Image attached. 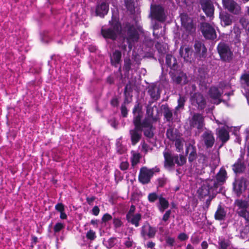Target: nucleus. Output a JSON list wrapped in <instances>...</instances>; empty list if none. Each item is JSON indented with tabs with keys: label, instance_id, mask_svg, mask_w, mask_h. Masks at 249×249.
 <instances>
[{
	"label": "nucleus",
	"instance_id": "f257e3e1",
	"mask_svg": "<svg viewBox=\"0 0 249 249\" xmlns=\"http://www.w3.org/2000/svg\"><path fill=\"white\" fill-rule=\"evenodd\" d=\"M109 27L102 28L101 34L103 36L107 39H111L114 41L121 33L120 40L122 42L118 46L124 53L125 52H130L133 45L137 42L139 36L134 26L127 23L121 30V25L119 21H109Z\"/></svg>",
	"mask_w": 249,
	"mask_h": 249
},
{
	"label": "nucleus",
	"instance_id": "f03ea898",
	"mask_svg": "<svg viewBox=\"0 0 249 249\" xmlns=\"http://www.w3.org/2000/svg\"><path fill=\"white\" fill-rule=\"evenodd\" d=\"M133 123L135 127L129 130V135L132 145H136L140 141L142 131H143L145 136L150 138L153 136V131L148 128V124L146 120L142 124L141 123V116L140 115L134 116Z\"/></svg>",
	"mask_w": 249,
	"mask_h": 249
},
{
	"label": "nucleus",
	"instance_id": "7ed1b4c3",
	"mask_svg": "<svg viewBox=\"0 0 249 249\" xmlns=\"http://www.w3.org/2000/svg\"><path fill=\"white\" fill-rule=\"evenodd\" d=\"M184 103V98L179 96L178 100V106L173 111L167 105L162 106L163 116L166 122H172L173 120L175 121L178 119L179 114L178 110L183 108Z\"/></svg>",
	"mask_w": 249,
	"mask_h": 249
},
{
	"label": "nucleus",
	"instance_id": "20e7f679",
	"mask_svg": "<svg viewBox=\"0 0 249 249\" xmlns=\"http://www.w3.org/2000/svg\"><path fill=\"white\" fill-rule=\"evenodd\" d=\"M148 201L151 203H156V206L160 212L162 213L169 207L168 200L161 194L157 192L149 193L147 196Z\"/></svg>",
	"mask_w": 249,
	"mask_h": 249
},
{
	"label": "nucleus",
	"instance_id": "39448f33",
	"mask_svg": "<svg viewBox=\"0 0 249 249\" xmlns=\"http://www.w3.org/2000/svg\"><path fill=\"white\" fill-rule=\"evenodd\" d=\"M154 107L151 106H147L146 108V115L147 116L143 120H142V115L141 112V108H140L139 105L138 104L136 105L133 109L134 116L140 115L141 116V123H142L146 120L148 123L147 127L149 129L153 131L154 128L153 127V124L157 121V117L154 116Z\"/></svg>",
	"mask_w": 249,
	"mask_h": 249
},
{
	"label": "nucleus",
	"instance_id": "423d86ee",
	"mask_svg": "<svg viewBox=\"0 0 249 249\" xmlns=\"http://www.w3.org/2000/svg\"><path fill=\"white\" fill-rule=\"evenodd\" d=\"M215 182L213 180H208L205 184H204L198 189V192L201 197L209 196V197L213 198L217 193H220V190L216 189L214 186Z\"/></svg>",
	"mask_w": 249,
	"mask_h": 249
},
{
	"label": "nucleus",
	"instance_id": "0eeeda50",
	"mask_svg": "<svg viewBox=\"0 0 249 249\" xmlns=\"http://www.w3.org/2000/svg\"><path fill=\"white\" fill-rule=\"evenodd\" d=\"M217 52L220 59L225 62H230L233 58V52L230 46L224 42H220L217 46Z\"/></svg>",
	"mask_w": 249,
	"mask_h": 249
},
{
	"label": "nucleus",
	"instance_id": "6e6552de",
	"mask_svg": "<svg viewBox=\"0 0 249 249\" xmlns=\"http://www.w3.org/2000/svg\"><path fill=\"white\" fill-rule=\"evenodd\" d=\"M151 17L158 22H163L167 18V12L164 7L159 4L151 5Z\"/></svg>",
	"mask_w": 249,
	"mask_h": 249
},
{
	"label": "nucleus",
	"instance_id": "1a4fd4ad",
	"mask_svg": "<svg viewBox=\"0 0 249 249\" xmlns=\"http://www.w3.org/2000/svg\"><path fill=\"white\" fill-rule=\"evenodd\" d=\"M160 169L155 167L151 169H148L145 167H142L140 171L139 180L143 184H147L150 181L151 178L155 172H159Z\"/></svg>",
	"mask_w": 249,
	"mask_h": 249
},
{
	"label": "nucleus",
	"instance_id": "9d476101",
	"mask_svg": "<svg viewBox=\"0 0 249 249\" xmlns=\"http://www.w3.org/2000/svg\"><path fill=\"white\" fill-rule=\"evenodd\" d=\"M214 26L213 23L210 24L203 22L201 24V31L205 38L213 40L216 38V34Z\"/></svg>",
	"mask_w": 249,
	"mask_h": 249
},
{
	"label": "nucleus",
	"instance_id": "9b49d317",
	"mask_svg": "<svg viewBox=\"0 0 249 249\" xmlns=\"http://www.w3.org/2000/svg\"><path fill=\"white\" fill-rule=\"evenodd\" d=\"M182 25L184 27L189 34H191L196 31V22L188 17L186 14L180 15Z\"/></svg>",
	"mask_w": 249,
	"mask_h": 249
},
{
	"label": "nucleus",
	"instance_id": "f8f14e48",
	"mask_svg": "<svg viewBox=\"0 0 249 249\" xmlns=\"http://www.w3.org/2000/svg\"><path fill=\"white\" fill-rule=\"evenodd\" d=\"M137 63H135L129 58H125L124 59V64L123 67V71L124 73V76L128 79L131 77L132 72L135 71L137 69Z\"/></svg>",
	"mask_w": 249,
	"mask_h": 249
},
{
	"label": "nucleus",
	"instance_id": "ddd939ff",
	"mask_svg": "<svg viewBox=\"0 0 249 249\" xmlns=\"http://www.w3.org/2000/svg\"><path fill=\"white\" fill-rule=\"evenodd\" d=\"M190 125L192 128H196L201 130L204 126L203 116L200 113H195L190 120Z\"/></svg>",
	"mask_w": 249,
	"mask_h": 249
},
{
	"label": "nucleus",
	"instance_id": "4468645a",
	"mask_svg": "<svg viewBox=\"0 0 249 249\" xmlns=\"http://www.w3.org/2000/svg\"><path fill=\"white\" fill-rule=\"evenodd\" d=\"M156 232V228L151 226L148 223L145 224L141 228V234L145 240L154 238Z\"/></svg>",
	"mask_w": 249,
	"mask_h": 249
},
{
	"label": "nucleus",
	"instance_id": "2eb2a0df",
	"mask_svg": "<svg viewBox=\"0 0 249 249\" xmlns=\"http://www.w3.org/2000/svg\"><path fill=\"white\" fill-rule=\"evenodd\" d=\"M154 43V40L149 36H145L143 40V42L142 45L140 47L141 48L140 53L142 52L145 54L152 53Z\"/></svg>",
	"mask_w": 249,
	"mask_h": 249
},
{
	"label": "nucleus",
	"instance_id": "dca6fc26",
	"mask_svg": "<svg viewBox=\"0 0 249 249\" xmlns=\"http://www.w3.org/2000/svg\"><path fill=\"white\" fill-rule=\"evenodd\" d=\"M164 158V167L165 168L170 169L175 165V155L172 154L169 149L166 148L163 152Z\"/></svg>",
	"mask_w": 249,
	"mask_h": 249
},
{
	"label": "nucleus",
	"instance_id": "f3484780",
	"mask_svg": "<svg viewBox=\"0 0 249 249\" xmlns=\"http://www.w3.org/2000/svg\"><path fill=\"white\" fill-rule=\"evenodd\" d=\"M246 169V164L244 161V153L241 151L239 158L232 165V170L236 174L243 173Z\"/></svg>",
	"mask_w": 249,
	"mask_h": 249
},
{
	"label": "nucleus",
	"instance_id": "a211bd4d",
	"mask_svg": "<svg viewBox=\"0 0 249 249\" xmlns=\"http://www.w3.org/2000/svg\"><path fill=\"white\" fill-rule=\"evenodd\" d=\"M200 4L206 16L210 17V19H211L213 18L214 13V7L211 0H201Z\"/></svg>",
	"mask_w": 249,
	"mask_h": 249
},
{
	"label": "nucleus",
	"instance_id": "6ab92c4d",
	"mask_svg": "<svg viewBox=\"0 0 249 249\" xmlns=\"http://www.w3.org/2000/svg\"><path fill=\"white\" fill-rule=\"evenodd\" d=\"M227 173L225 169H221L219 172L215 176V179H209L210 180H213L215 182L214 186L216 189L220 190V193L222 190V185L226 180L227 178Z\"/></svg>",
	"mask_w": 249,
	"mask_h": 249
},
{
	"label": "nucleus",
	"instance_id": "aec40b11",
	"mask_svg": "<svg viewBox=\"0 0 249 249\" xmlns=\"http://www.w3.org/2000/svg\"><path fill=\"white\" fill-rule=\"evenodd\" d=\"M224 7L230 12L237 15L240 12V6L233 0H222Z\"/></svg>",
	"mask_w": 249,
	"mask_h": 249
},
{
	"label": "nucleus",
	"instance_id": "412c9836",
	"mask_svg": "<svg viewBox=\"0 0 249 249\" xmlns=\"http://www.w3.org/2000/svg\"><path fill=\"white\" fill-rule=\"evenodd\" d=\"M201 139L207 148H211L213 145L215 140L212 131L209 130L205 131L202 135Z\"/></svg>",
	"mask_w": 249,
	"mask_h": 249
},
{
	"label": "nucleus",
	"instance_id": "4be33fe9",
	"mask_svg": "<svg viewBox=\"0 0 249 249\" xmlns=\"http://www.w3.org/2000/svg\"><path fill=\"white\" fill-rule=\"evenodd\" d=\"M109 10V4L104 1H100L97 3L95 8V14L97 16L104 18Z\"/></svg>",
	"mask_w": 249,
	"mask_h": 249
},
{
	"label": "nucleus",
	"instance_id": "5701e85b",
	"mask_svg": "<svg viewBox=\"0 0 249 249\" xmlns=\"http://www.w3.org/2000/svg\"><path fill=\"white\" fill-rule=\"evenodd\" d=\"M192 103L197 105L199 109H203L206 106V101L203 95L198 93H195L191 98Z\"/></svg>",
	"mask_w": 249,
	"mask_h": 249
},
{
	"label": "nucleus",
	"instance_id": "b1692460",
	"mask_svg": "<svg viewBox=\"0 0 249 249\" xmlns=\"http://www.w3.org/2000/svg\"><path fill=\"white\" fill-rule=\"evenodd\" d=\"M178 69L176 71H169L172 76L173 80L178 84H185L187 81V77L183 72H178Z\"/></svg>",
	"mask_w": 249,
	"mask_h": 249
},
{
	"label": "nucleus",
	"instance_id": "393cba45",
	"mask_svg": "<svg viewBox=\"0 0 249 249\" xmlns=\"http://www.w3.org/2000/svg\"><path fill=\"white\" fill-rule=\"evenodd\" d=\"M195 54L200 58H205L207 53V48L203 43L200 41H196L194 45Z\"/></svg>",
	"mask_w": 249,
	"mask_h": 249
},
{
	"label": "nucleus",
	"instance_id": "a878e982",
	"mask_svg": "<svg viewBox=\"0 0 249 249\" xmlns=\"http://www.w3.org/2000/svg\"><path fill=\"white\" fill-rule=\"evenodd\" d=\"M193 50L189 46H181L179 49V54L186 62H191L192 60Z\"/></svg>",
	"mask_w": 249,
	"mask_h": 249
},
{
	"label": "nucleus",
	"instance_id": "bb28decb",
	"mask_svg": "<svg viewBox=\"0 0 249 249\" xmlns=\"http://www.w3.org/2000/svg\"><path fill=\"white\" fill-rule=\"evenodd\" d=\"M229 128L228 126H224L216 129L217 135L223 143L227 142L230 138Z\"/></svg>",
	"mask_w": 249,
	"mask_h": 249
},
{
	"label": "nucleus",
	"instance_id": "cd10ccee",
	"mask_svg": "<svg viewBox=\"0 0 249 249\" xmlns=\"http://www.w3.org/2000/svg\"><path fill=\"white\" fill-rule=\"evenodd\" d=\"M223 91L215 87H212L209 90V94L210 97L214 100V103L219 104L221 102L220 97Z\"/></svg>",
	"mask_w": 249,
	"mask_h": 249
},
{
	"label": "nucleus",
	"instance_id": "c85d7f7f",
	"mask_svg": "<svg viewBox=\"0 0 249 249\" xmlns=\"http://www.w3.org/2000/svg\"><path fill=\"white\" fill-rule=\"evenodd\" d=\"M165 62L167 68H170V69L169 71H176L178 68L176 59L171 54H166Z\"/></svg>",
	"mask_w": 249,
	"mask_h": 249
},
{
	"label": "nucleus",
	"instance_id": "c756f323",
	"mask_svg": "<svg viewBox=\"0 0 249 249\" xmlns=\"http://www.w3.org/2000/svg\"><path fill=\"white\" fill-rule=\"evenodd\" d=\"M152 27L153 30V35L155 38H159L163 36L165 30L164 29H162L160 23L154 21L153 23Z\"/></svg>",
	"mask_w": 249,
	"mask_h": 249
},
{
	"label": "nucleus",
	"instance_id": "7c9ffc66",
	"mask_svg": "<svg viewBox=\"0 0 249 249\" xmlns=\"http://www.w3.org/2000/svg\"><path fill=\"white\" fill-rule=\"evenodd\" d=\"M148 93L151 98L155 101L158 100L160 97L159 88L154 84L151 85L148 87Z\"/></svg>",
	"mask_w": 249,
	"mask_h": 249
},
{
	"label": "nucleus",
	"instance_id": "2f4dec72",
	"mask_svg": "<svg viewBox=\"0 0 249 249\" xmlns=\"http://www.w3.org/2000/svg\"><path fill=\"white\" fill-rule=\"evenodd\" d=\"M122 58V53L119 50H115L110 56L111 64L117 67L120 64Z\"/></svg>",
	"mask_w": 249,
	"mask_h": 249
},
{
	"label": "nucleus",
	"instance_id": "473e14b6",
	"mask_svg": "<svg viewBox=\"0 0 249 249\" xmlns=\"http://www.w3.org/2000/svg\"><path fill=\"white\" fill-rule=\"evenodd\" d=\"M218 245V249H234L230 246V241L223 237L219 238Z\"/></svg>",
	"mask_w": 249,
	"mask_h": 249
},
{
	"label": "nucleus",
	"instance_id": "72a5a7b5",
	"mask_svg": "<svg viewBox=\"0 0 249 249\" xmlns=\"http://www.w3.org/2000/svg\"><path fill=\"white\" fill-rule=\"evenodd\" d=\"M142 219V215L140 213H137L131 216L129 218L126 219L128 222H130L132 225H134L136 227L139 226V222Z\"/></svg>",
	"mask_w": 249,
	"mask_h": 249
},
{
	"label": "nucleus",
	"instance_id": "f704fd0d",
	"mask_svg": "<svg viewBox=\"0 0 249 249\" xmlns=\"http://www.w3.org/2000/svg\"><path fill=\"white\" fill-rule=\"evenodd\" d=\"M220 18L221 25L223 26H229L232 23L231 16L227 13L220 14Z\"/></svg>",
	"mask_w": 249,
	"mask_h": 249
},
{
	"label": "nucleus",
	"instance_id": "c9c22d12",
	"mask_svg": "<svg viewBox=\"0 0 249 249\" xmlns=\"http://www.w3.org/2000/svg\"><path fill=\"white\" fill-rule=\"evenodd\" d=\"M166 136L170 141H174L178 137V131L174 128L170 127L167 129L166 133Z\"/></svg>",
	"mask_w": 249,
	"mask_h": 249
},
{
	"label": "nucleus",
	"instance_id": "e433bc0d",
	"mask_svg": "<svg viewBox=\"0 0 249 249\" xmlns=\"http://www.w3.org/2000/svg\"><path fill=\"white\" fill-rule=\"evenodd\" d=\"M226 215V212L225 211L224 208L219 206L215 213V219L218 220H224Z\"/></svg>",
	"mask_w": 249,
	"mask_h": 249
},
{
	"label": "nucleus",
	"instance_id": "4c0bfd02",
	"mask_svg": "<svg viewBox=\"0 0 249 249\" xmlns=\"http://www.w3.org/2000/svg\"><path fill=\"white\" fill-rule=\"evenodd\" d=\"M235 204L238 207L237 210H245L249 207L248 203L246 200L238 199L236 200Z\"/></svg>",
	"mask_w": 249,
	"mask_h": 249
},
{
	"label": "nucleus",
	"instance_id": "58836bf2",
	"mask_svg": "<svg viewBox=\"0 0 249 249\" xmlns=\"http://www.w3.org/2000/svg\"><path fill=\"white\" fill-rule=\"evenodd\" d=\"M132 156L131 158V161L132 166L134 167L139 162L141 155L139 153L135 151H132Z\"/></svg>",
	"mask_w": 249,
	"mask_h": 249
},
{
	"label": "nucleus",
	"instance_id": "ea45409f",
	"mask_svg": "<svg viewBox=\"0 0 249 249\" xmlns=\"http://www.w3.org/2000/svg\"><path fill=\"white\" fill-rule=\"evenodd\" d=\"M126 8L130 12L132 13L135 10V0H124Z\"/></svg>",
	"mask_w": 249,
	"mask_h": 249
},
{
	"label": "nucleus",
	"instance_id": "a19ab883",
	"mask_svg": "<svg viewBox=\"0 0 249 249\" xmlns=\"http://www.w3.org/2000/svg\"><path fill=\"white\" fill-rule=\"evenodd\" d=\"M237 213L240 217L244 218L247 221L249 222V212L247 209L245 210H237Z\"/></svg>",
	"mask_w": 249,
	"mask_h": 249
},
{
	"label": "nucleus",
	"instance_id": "79ce46f5",
	"mask_svg": "<svg viewBox=\"0 0 249 249\" xmlns=\"http://www.w3.org/2000/svg\"><path fill=\"white\" fill-rule=\"evenodd\" d=\"M60 57L58 55H53L51 56L52 60L51 61H48V65H52L53 63L54 65L55 66V68L57 69L60 67L59 65L58 64L57 61L60 60Z\"/></svg>",
	"mask_w": 249,
	"mask_h": 249
},
{
	"label": "nucleus",
	"instance_id": "37998d69",
	"mask_svg": "<svg viewBox=\"0 0 249 249\" xmlns=\"http://www.w3.org/2000/svg\"><path fill=\"white\" fill-rule=\"evenodd\" d=\"M174 141H175V145L178 152H180L183 149V142L178 137Z\"/></svg>",
	"mask_w": 249,
	"mask_h": 249
},
{
	"label": "nucleus",
	"instance_id": "c03bdc74",
	"mask_svg": "<svg viewBox=\"0 0 249 249\" xmlns=\"http://www.w3.org/2000/svg\"><path fill=\"white\" fill-rule=\"evenodd\" d=\"M233 31L234 34H235V43H239L240 42V30L239 28L234 26L233 29Z\"/></svg>",
	"mask_w": 249,
	"mask_h": 249
},
{
	"label": "nucleus",
	"instance_id": "a18cd8bd",
	"mask_svg": "<svg viewBox=\"0 0 249 249\" xmlns=\"http://www.w3.org/2000/svg\"><path fill=\"white\" fill-rule=\"evenodd\" d=\"M127 89V86L125 87L124 91V102L123 104H128L130 103L132 101V95H130V93L127 92L126 91Z\"/></svg>",
	"mask_w": 249,
	"mask_h": 249
},
{
	"label": "nucleus",
	"instance_id": "49530a36",
	"mask_svg": "<svg viewBox=\"0 0 249 249\" xmlns=\"http://www.w3.org/2000/svg\"><path fill=\"white\" fill-rule=\"evenodd\" d=\"M65 227V225L64 224L57 222L56 223L53 227V231L55 233L59 232L61 230L64 229Z\"/></svg>",
	"mask_w": 249,
	"mask_h": 249
},
{
	"label": "nucleus",
	"instance_id": "de8ad7c7",
	"mask_svg": "<svg viewBox=\"0 0 249 249\" xmlns=\"http://www.w3.org/2000/svg\"><path fill=\"white\" fill-rule=\"evenodd\" d=\"M156 48L158 50L159 53L163 54L166 53V45H161L159 43H157L155 45Z\"/></svg>",
	"mask_w": 249,
	"mask_h": 249
},
{
	"label": "nucleus",
	"instance_id": "09e8293b",
	"mask_svg": "<svg viewBox=\"0 0 249 249\" xmlns=\"http://www.w3.org/2000/svg\"><path fill=\"white\" fill-rule=\"evenodd\" d=\"M165 243L166 246L172 247L174 246L175 243V238L170 236H167L165 238Z\"/></svg>",
	"mask_w": 249,
	"mask_h": 249
},
{
	"label": "nucleus",
	"instance_id": "8fccbe9b",
	"mask_svg": "<svg viewBox=\"0 0 249 249\" xmlns=\"http://www.w3.org/2000/svg\"><path fill=\"white\" fill-rule=\"evenodd\" d=\"M185 162V159L182 156L179 157L178 155H175V163L178 165H182Z\"/></svg>",
	"mask_w": 249,
	"mask_h": 249
},
{
	"label": "nucleus",
	"instance_id": "3c124183",
	"mask_svg": "<svg viewBox=\"0 0 249 249\" xmlns=\"http://www.w3.org/2000/svg\"><path fill=\"white\" fill-rule=\"evenodd\" d=\"M71 62H70V63H72V64L73 65L74 69L79 67L80 61L78 56H73L71 58Z\"/></svg>",
	"mask_w": 249,
	"mask_h": 249
},
{
	"label": "nucleus",
	"instance_id": "603ef678",
	"mask_svg": "<svg viewBox=\"0 0 249 249\" xmlns=\"http://www.w3.org/2000/svg\"><path fill=\"white\" fill-rule=\"evenodd\" d=\"M86 237L90 240H94L96 237L95 232L92 230H89L86 234Z\"/></svg>",
	"mask_w": 249,
	"mask_h": 249
},
{
	"label": "nucleus",
	"instance_id": "864d4df0",
	"mask_svg": "<svg viewBox=\"0 0 249 249\" xmlns=\"http://www.w3.org/2000/svg\"><path fill=\"white\" fill-rule=\"evenodd\" d=\"M124 244L127 248H131L133 246L134 243L132 239L128 237L127 238L125 239L124 242Z\"/></svg>",
	"mask_w": 249,
	"mask_h": 249
},
{
	"label": "nucleus",
	"instance_id": "5fc2aeb1",
	"mask_svg": "<svg viewBox=\"0 0 249 249\" xmlns=\"http://www.w3.org/2000/svg\"><path fill=\"white\" fill-rule=\"evenodd\" d=\"M113 224L116 228L121 227L123 225V222L119 218H114L113 219Z\"/></svg>",
	"mask_w": 249,
	"mask_h": 249
},
{
	"label": "nucleus",
	"instance_id": "6e6d98bb",
	"mask_svg": "<svg viewBox=\"0 0 249 249\" xmlns=\"http://www.w3.org/2000/svg\"><path fill=\"white\" fill-rule=\"evenodd\" d=\"M201 239L197 234H194L191 238V241L193 244H197L200 241Z\"/></svg>",
	"mask_w": 249,
	"mask_h": 249
},
{
	"label": "nucleus",
	"instance_id": "4d7b16f0",
	"mask_svg": "<svg viewBox=\"0 0 249 249\" xmlns=\"http://www.w3.org/2000/svg\"><path fill=\"white\" fill-rule=\"evenodd\" d=\"M55 210L59 213L65 211V206L62 203H58L55 206Z\"/></svg>",
	"mask_w": 249,
	"mask_h": 249
},
{
	"label": "nucleus",
	"instance_id": "13d9d810",
	"mask_svg": "<svg viewBox=\"0 0 249 249\" xmlns=\"http://www.w3.org/2000/svg\"><path fill=\"white\" fill-rule=\"evenodd\" d=\"M126 104H122L121 107V114L124 117H126L127 115L128 110L125 106Z\"/></svg>",
	"mask_w": 249,
	"mask_h": 249
},
{
	"label": "nucleus",
	"instance_id": "bf43d9fd",
	"mask_svg": "<svg viewBox=\"0 0 249 249\" xmlns=\"http://www.w3.org/2000/svg\"><path fill=\"white\" fill-rule=\"evenodd\" d=\"M135 206L133 205H132L130 207L128 212L126 214V219L129 218V216L134 214V213L135 211Z\"/></svg>",
	"mask_w": 249,
	"mask_h": 249
},
{
	"label": "nucleus",
	"instance_id": "052dcab7",
	"mask_svg": "<svg viewBox=\"0 0 249 249\" xmlns=\"http://www.w3.org/2000/svg\"><path fill=\"white\" fill-rule=\"evenodd\" d=\"M171 214V210H167L162 216V220L164 222L167 221L170 217Z\"/></svg>",
	"mask_w": 249,
	"mask_h": 249
},
{
	"label": "nucleus",
	"instance_id": "680f3d73",
	"mask_svg": "<svg viewBox=\"0 0 249 249\" xmlns=\"http://www.w3.org/2000/svg\"><path fill=\"white\" fill-rule=\"evenodd\" d=\"M129 163L127 161H123L120 164V168L122 171H125L128 169Z\"/></svg>",
	"mask_w": 249,
	"mask_h": 249
},
{
	"label": "nucleus",
	"instance_id": "e2e57ef3",
	"mask_svg": "<svg viewBox=\"0 0 249 249\" xmlns=\"http://www.w3.org/2000/svg\"><path fill=\"white\" fill-rule=\"evenodd\" d=\"M112 219V216L108 213H106L104 214L102 218V221L103 222L106 223Z\"/></svg>",
	"mask_w": 249,
	"mask_h": 249
},
{
	"label": "nucleus",
	"instance_id": "0e129e2a",
	"mask_svg": "<svg viewBox=\"0 0 249 249\" xmlns=\"http://www.w3.org/2000/svg\"><path fill=\"white\" fill-rule=\"evenodd\" d=\"M241 79L244 81L248 87H249V72L243 74L241 77Z\"/></svg>",
	"mask_w": 249,
	"mask_h": 249
},
{
	"label": "nucleus",
	"instance_id": "69168bd1",
	"mask_svg": "<svg viewBox=\"0 0 249 249\" xmlns=\"http://www.w3.org/2000/svg\"><path fill=\"white\" fill-rule=\"evenodd\" d=\"M188 236L185 233L182 232L178 235V239L180 241H184L188 239Z\"/></svg>",
	"mask_w": 249,
	"mask_h": 249
},
{
	"label": "nucleus",
	"instance_id": "338daca9",
	"mask_svg": "<svg viewBox=\"0 0 249 249\" xmlns=\"http://www.w3.org/2000/svg\"><path fill=\"white\" fill-rule=\"evenodd\" d=\"M196 152L193 150L189 154L188 160L190 162L193 161L196 158Z\"/></svg>",
	"mask_w": 249,
	"mask_h": 249
},
{
	"label": "nucleus",
	"instance_id": "774afa93",
	"mask_svg": "<svg viewBox=\"0 0 249 249\" xmlns=\"http://www.w3.org/2000/svg\"><path fill=\"white\" fill-rule=\"evenodd\" d=\"M158 187H163L166 183V179L163 178H160L158 180Z\"/></svg>",
	"mask_w": 249,
	"mask_h": 249
}]
</instances>
